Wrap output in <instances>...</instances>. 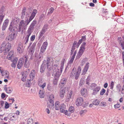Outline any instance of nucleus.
Here are the masks:
<instances>
[{
	"instance_id": "nucleus-33",
	"label": "nucleus",
	"mask_w": 124,
	"mask_h": 124,
	"mask_svg": "<svg viewBox=\"0 0 124 124\" xmlns=\"http://www.w3.org/2000/svg\"><path fill=\"white\" fill-rule=\"evenodd\" d=\"M30 35L27 34L26 36L25 37L24 39V42H25V44H26L28 42L29 38Z\"/></svg>"
},
{
	"instance_id": "nucleus-24",
	"label": "nucleus",
	"mask_w": 124,
	"mask_h": 124,
	"mask_svg": "<svg viewBox=\"0 0 124 124\" xmlns=\"http://www.w3.org/2000/svg\"><path fill=\"white\" fill-rule=\"evenodd\" d=\"M34 27L30 25L27 30V34L30 35L33 31Z\"/></svg>"
},
{
	"instance_id": "nucleus-30",
	"label": "nucleus",
	"mask_w": 124,
	"mask_h": 124,
	"mask_svg": "<svg viewBox=\"0 0 124 124\" xmlns=\"http://www.w3.org/2000/svg\"><path fill=\"white\" fill-rule=\"evenodd\" d=\"M58 77L54 76V78L53 84L54 85H56L58 80Z\"/></svg>"
},
{
	"instance_id": "nucleus-49",
	"label": "nucleus",
	"mask_w": 124,
	"mask_h": 124,
	"mask_svg": "<svg viewBox=\"0 0 124 124\" xmlns=\"http://www.w3.org/2000/svg\"><path fill=\"white\" fill-rule=\"evenodd\" d=\"M106 90L104 88L102 89L100 91V94L101 95H103L105 93Z\"/></svg>"
},
{
	"instance_id": "nucleus-23",
	"label": "nucleus",
	"mask_w": 124,
	"mask_h": 124,
	"mask_svg": "<svg viewBox=\"0 0 124 124\" xmlns=\"http://www.w3.org/2000/svg\"><path fill=\"white\" fill-rule=\"evenodd\" d=\"M81 93L82 95L85 96L87 94V92L86 89L84 88H82L81 90Z\"/></svg>"
},
{
	"instance_id": "nucleus-59",
	"label": "nucleus",
	"mask_w": 124,
	"mask_h": 124,
	"mask_svg": "<svg viewBox=\"0 0 124 124\" xmlns=\"http://www.w3.org/2000/svg\"><path fill=\"white\" fill-rule=\"evenodd\" d=\"M106 102H102L100 104V106H101L104 107L106 105Z\"/></svg>"
},
{
	"instance_id": "nucleus-36",
	"label": "nucleus",
	"mask_w": 124,
	"mask_h": 124,
	"mask_svg": "<svg viewBox=\"0 0 124 124\" xmlns=\"http://www.w3.org/2000/svg\"><path fill=\"white\" fill-rule=\"evenodd\" d=\"M54 10V9L53 8L51 7L48 10V11L47 14V15H50L51 14Z\"/></svg>"
},
{
	"instance_id": "nucleus-15",
	"label": "nucleus",
	"mask_w": 124,
	"mask_h": 124,
	"mask_svg": "<svg viewBox=\"0 0 124 124\" xmlns=\"http://www.w3.org/2000/svg\"><path fill=\"white\" fill-rule=\"evenodd\" d=\"M89 63L88 62H87L82 70V75H84L86 74L89 68Z\"/></svg>"
},
{
	"instance_id": "nucleus-38",
	"label": "nucleus",
	"mask_w": 124,
	"mask_h": 124,
	"mask_svg": "<svg viewBox=\"0 0 124 124\" xmlns=\"http://www.w3.org/2000/svg\"><path fill=\"white\" fill-rule=\"evenodd\" d=\"M100 103V101L99 100L96 99L93 102V105H98Z\"/></svg>"
},
{
	"instance_id": "nucleus-64",
	"label": "nucleus",
	"mask_w": 124,
	"mask_h": 124,
	"mask_svg": "<svg viewBox=\"0 0 124 124\" xmlns=\"http://www.w3.org/2000/svg\"><path fill=\"white\" fill-rule=\"evenodd\" d=\"M13 57V56H12L9 55H8L7 57V58L8 60H10Z\"/></svg>"
},
{
	"instance_id": "nucleus-16",
	"label": "nucleus",
	"mask_w": 124,
	"mask_h": 124,
	"mask_svg": "<svg viewBox=\"0 0 124 124\" xmlns=\"http://www.w3.org/2000/svg\"><path fill=\"white\" fill-rule=\"evenodd\" d=\"M36 46V44L33 43L31 46L29 48V54H32L34 52L35 50V48Z\"/></svg>"
},
{
	"instance_id": "nucleus-12",
	"label": "nucleus",
	"mask_w": 124,
	"mask_h": 124,
	"mask_svg": "<svg viewBox=\"0 0 124 124\" xmlns=\"http://www.w3.org/2000/svg\"><path fill=\"white\" fill-rule=\"evenodd\" d=\"M17 48V51L19 53H21L23 51V49L22 43L19 42V43Z\"/></svg>"
},
{
	"instance_id": "nucleus-17",
	"label": "nucleus",
	"mask_w": 124,
	"mask_h": 124,
	"mask_svg": "<svg viewBox=\"0 0 124 124\" xmlns=\"http://www.w3.org/2000/svg\"><path fill=\"white\" fill-rule=\"evenodd\" d=\"M8 22L9 20L8 19H6L4 21L2 27V30L3 31L5 30L8 26Z\"/></svg>"
},
{
	"instance_id": "nucleus-5",
	"label": "nucleus",
	"mask_w": 124,
	"mask_h": 124,
	"mask_svg": "<svg viewBox=\"0 0 124 124\" xmlns=\"http://www.w3.org/2000/svg\"><path fill=\"white\" fill-rule=\"evenodd\" d=\"M28 58L27 56H24L19 60L23 63H24V66L26 68L29 67L30 65L29 62H27Z\"/></svg>"
},
{
	"instance_id": "nucleus-22",
	"label": "nucleus",
	"mask_w": 124,
	"mask_h": 124,
	"mask_svg": "<svg viewBox=\"0 0 124 124\" xmlns=\"http://www.w3.org/2000/svg\"><path fill=\"white\" fill-rule=\"evenodd\" d=\"M60 102L59 101H56L55 103L54 108L55 110H59L60 108Z\"/></svg>"
},
{
	"instance_id": "nucleus-9",
	"label": "nucleus",
	"mask_w": 124,
	"mask_h": 124,
	"mask_svg": "<svg viewBox=\"0 0 124 124\" xmlns=\"http://www.w3.org/2000/svg\"><path fill=\"white\" fill-rule=\"evenodd\" d=\"M83 101V99L82 98L80 97L77 99L76 100V104L78 106L81 105Z\"/></svg>"
},
{
	"instance_id": "nucleus-46",
	"label": "nucleus",
	"mask_w": 124,
	"mask_h": 124,
	"mask_svg": "<svg viewBox=\"0 0 124 124\" xmlns=\"http://www.w3.org/2000/svg\"><path fill=\"white\" fill-rule=\"evenodd\" d=\"M75 51L76 52V50H75V47H74V46H73L71 50V54H72L73 53L74 54Z\"/></svg>"
},
{
	"instance_id": "nucleus-57",
	"label": "nucleus",
	"mask_w": 124,
	"mask_h": 124,
	"mask_svg": "<svg viewBox=\"0 0 124 124\" xmlns=\"http://www.w3.org/2000/svg\"><path fill=\"white\" fill-rule=\"evenodd\" d=\"M80 73H78L77 72L76 73L75 75V78L76 80L77 79L80 75Z\"/></svg>"
},
{
	"instance_id": "nucleus-62",
	"label": "nucleus",
	"mask_w": 124,
	"mask_h": 124,
	"mask_svg": "<svg viewBox=\"0 0 124 124\" xmlns=\"http://www.w3.org/2000/svg\"><path fill=\"white\" fill-rule=\"evenodd\" d=\"M14 52L13 51H10L8 55L13 56Z\"/></svg>"
},
{
	"instance_id": "nucleus-25",
	"label": "nucleus",
	"mask_w": 124,
	"mask_h": 124,
	"mask_svg": "<svg viewBox=\"0 0 124 124\" xmlns=\"http://www.w3.org/2000/svg\"><path fill=\"white\" fill-rule=\"evenodd\" d=\"M65 89H63L62 90H61L60 91L59 95L60 97L63 98L64 96V93H65Z\"/></svg>"
},
{
	"instance_id": "nucleus-44",
	"label": "nucleus",
	"mask_w": 124,
	"mask_h": 124,
	"mask_svg": "<svg viewBox=\"0 0 124 124\" xmlns=\"http://www.w3.org/2000/svg\"><path fill=\"white\" fill-rule=\"evenodd\" d=\"M69 111L72 113L74 111V107L72 106H70L69 109Z\"/></svg>"
},
{
	"instance_id": "nucleus-48",
	"label": "nucleus",
	"mask_w": 124,
	"mask_h": 124,
	"mask_svg": "<svg viewBox=\"0 0 124 124\" xmlns=\"http://www.w3.org/2000/svg\"><path fill=\"white\" fill-rule=\"evenodd\" d=\"M53 71L49 70H47L46 73V75L48 77H49L51 75L53 72Z\"/></svg>"
},
{
	"instance_id": "nucleus-32",
	"label": "nucleus",
	"mask_w": 124,
	"mask_h": 124,
	"mask_svg": "<svg viewBox=\"0 0 124 124\" xmlns=\"http://www.w3.org/2000/svg\"><path fill=\"white\" fill-rule=\"evenodd\" d=\"M54 95L53 94H51L49 97V101H50L51 102H53V101H54Z\"/></svg>"
},
{
	"instance_id": "nucleus-35",
	"label": "nucleus",
	"mask_w": 124,
	"mask_h": 124,
	"mask_svg": "<svg viewBox=\"0 0 124 124\" xmlns=\"http://www.w3.org/2000/svg\"><path fill=\"white\" fill-rule=\"evenodd\" d=\"M66 80L65 78L62 79L60 81V83L62 86H64L66 83Z\"/></svg>"
},
{
	"instance_id": "nucleus-26",
	"label": "nucleus",
	"mask_w": 124,
	"mask_h": 124,
	"mask_svg": "<svg viewBox=\"0 0 124 124\" xmlns=\"http://www.w3.org/2000/svg\"><path fill=\"white\" fill-rule=\"evenodd\" d=\"M17 60L18 59L17 58H15L14 59L11 65L12 67L14 68L16 67Z\"/></svg>"
},
{
	"instance_id": "nucleus-7",
	"label": "nucleus",
	"mask_w": 124,
	"mask_h": 124,
	"mask_svg": "<svg viewBox=\"0 0 124 124\" xmlns=\"http://www.w3.org/2000/svg\"><path fill=\"white\" fill-rule=\"evenodd\" d=\"M62 70V69L58 67L56 70L54 72L53 74L55 76L59 77L61 74Z\"/></svg>"
},
{
	"instance_id": "nucleus-37",
	"label": "nucleus",
	"mask_w": 124,
	"mask_h": 124,
	"mask_svg": "<svg viewBox=\"0 0 124 124\" xmlns=\"http://www.w3.org/2000/svg\"><path fill=\"white\" fill-rule=\"evenodd\" d=\"M47 89L49 91H53V87L51 86L50 84H48L47 86Z\"/></svg>"
},
{
	"instance_id": "nucleus-43",
	"label": "nucleus",
	"mask_w": 124,
	"mask_h": 124,
	"mask_svg": "<svg viewBox=\"0 0 124 124\" xmlns=\"http://www.w3.org/2000/svg\"><path fill=\"white\" fill-rule=\"evenodd\" d=\"M28 124H33V120L32 118H29L28 121Z\"/></svg>"
},
{
	"instance_id": "nucleus-21",
	"label": "nucleus",
	"mask_w": 124,
	"mask_h": 124,
	"mask_svg": "<svg viewBox=\"0 0 124 124\" xmlns=\"http://www.w3.org/2000/svg\"><path fill=\"white\" fill-rule=\"evenodd\" d=\"M7 85H5V86L4 87V89L6 90V91L7 93H11L13 91V89L12 88L10 87H6V86Z\"/></svg>"
},
{
	"instance_id": "nucleus-41",
	"label": "nucleus",
	"mask_w": 124,
	"mask_h": 124,
	"mask_svg": "<svg viewBox=\"0 0 124 124\" xmlns=\"http://www.w3.org/2000/svg\"><path fill=\"white\" fill-rule=\"evenodd\" d=\"M65 61V59H63L62 61L61 67L60 68L62 69L63 68V66Z\"/></svg>"
},
{
	"instance_id": "nucleus-45",
	"label": "nucleus",
	"mask_w": 124,
	"mask_h": 124,
	"mask_svg": "<svg viewBox=\"0 0 124 124\" xmlns=\"http://www.w3.org/2000/svg\"><path fill=\"white\" fill-rule=\"evenodd\" d=\"M26 76L23 73L22 75V80L23 81H25L26 79Z\"/></svg>"
},
{
	"instance_id": "nucleus-1",
	"label": "nucleus",
	"mask_w": 124,
	"mask_h": 124,
	"mask_svg": "<svg viewBox=\"0 0 124 124\" xmlns=\"http://www.w3.org/2000/svg\"><path fill=\"white\" fill-rule=\"evenodd\" d=\"M37 12L36 9L33 10L31 16L29 19L27 18L25 21L23 20H21L20 22L18 29V31L22 34L24 30L27 28V25L33 19Z\"/></svg>"
},
{
	"instance_id": "nucleus-31",
	"label": "nucleus",
	"mask_w": 124,
	"mask_h": 124,
	"mask_svg": "<svg viewBox=\"0 0 124 124\" xmlns=\"http://www.w3.org/2000/svg\"><path fill=\"white\" fill-rule=\"evenodd\" d=\"M76 73V68H74L71 73L70 76L71 77H73L75 74Z\"/></svg>"
},
{
	"instance_id": "nucleus-63",
	"label": "nucleus",
	"mask_w": 124,
	"mask_h": 124,
	"mask_svg": "<svg viewBox=\"0 0 124 124\" xmlns=\"http://www.w3.org/2000/svg\"><path fill=\"white\" fill-rule=\"evenodd\" d=\"M44 34L42 32L40 31L39 33V38H40Z\"/></svg>"
},
{
	"instance_id": "nucleus-56",
	"label": "nucleus",
	"mask_w": 124,
	"mask_h": 124,
	"mask_svg": "<svg viewBox=\"0 0 124 124\" xmlns=\"http://www.w3.org/2000/svg\"><path fill=\"white\" fill-rule=\"evenodd\" d=\"M81 67L80 66L78 67L77 69V72L78 73H79L80 74L81 71Z\"/></svg>"
},
{
	"instance_id": "nucleus-55",
	"label": "nucleus",
	"mask_w": 124,
	"mask_h": 124,
	"mask_svg": "<svg viewBox=\"0 0 124 124\" xmlns=\"http://www.w3.org/2000/svg\"><path fill=\"white\" fill-rule=\"evenodd\" d=\"M9 107V104L7 103L6 102L5 104V108L6 109H7Z\"/></svg>"
},
{
	"instance_id": "nucleus-47",
	"label": "nucleus",
	"mask_w": 124,
	"mask_h": 124,
	"mask_svg": "<svg viewBox=\"0 0 124 124\" xmlns=\"http://www.w3.org/2000/svg\"><path fill=\"white\" fill-rule=\"evenodd\" d=\"M87 110H81L80 112V114L81 115L86 113L87 112Z\"/></svg>"
},
{
	"instance_id": "nucleus-28",
	"label": "nucleus",
	"mask_w": 124,
	"mask_h": 124,
	"mask_svg": "<svg viewBox=\"0 0 124 124\" xmlns=\"http://www.w3.org/2000/svg\"><path fill=\"white\" fill-rule=\"evenodd\" d=\"M5 15V14L3 12L0 11V23H1L2 22Z\"/></svg>"
},
{
	"instance_id": "nucleus-61",
	"label": "nucleus",
	"mask_w": 124,
	"mask_h": 124,
	"mask_svg": "<svg viewBox=\"0 0 124 124\" xmlns=\"http://www.w3.org/2000/svg\"><path fill=\"white\" fill-rule=\"evenodd\" d=\"M120 43H121V46L122 47V49L123 50H124V43H122L121 40L120 41Z\"/></svg>"
},
{
	"instance_id": "nucleus-29",
	"label": "nucleus",
	"mask_w": 124,
	"mask_h": 124,
	"mask_svg": "<svg viewBox=\"0 0 124 124\" xmlns=\"http://www.w3.org/2000/svg\"><path fill=\"white\" fill-rule=\"evenodd\" d=\"M23 64V63L21 62V60H19L17 65L18 68L19 69H20L22 67Z\"/></svg>"
},
{
	"instance_id": "nucleus-54",
	"label": "nucleus",
	"mask_w": 124,
	"mask_h": 124,
	"mask_svg": "<svg viewBox=\"0 0 124 124\" xmlns=\"http://www.w3.org/2000/svg\"><path fill=\"white\" fill-rule=\"evenodd\" d=\"M37 22L36 20H34L31 23V25L32 26H33L34 27L35 26V24H36Z\"/></svg>"
},
{
	"instance_id": "nucleus-51",
	"label": "nucleus",
	"mask_w": 124,
	"mask_h": 124,
	"mask_svg": "<svg viewBox=\"0 0 124 124\" xmlns=\"http://www.w3.org/2000/svg\"><path fill=\"white\" fill-rule=\"evenodd\" d=\"M45 15L44 14H42L40 16L39 20L40 21L44 19Z\"/></svg>"
},
{
	"instance_id": "nucleus-11",
	"label": "nucleus",
	"mask_w": 124,
	"mask_h": 124,
	"mask_svg": "<svg viewBox=\"0 0 124 124\" xmlns=\"http://www.w3.org/2000/svg\"><path fill=\"white\" fill-rule=\"evenodd\" d=\"M46 62L45 61L43 62L40 69V71L41 73L44 72L45 70Z\"/></svg>"
},
{
	"instance_id": "nucleus-18",
	"label": "nucleus",
	"mask_w": 124,
	"mask_h": 124,
	"mask_svg": "<svg viewBox=\"0 0 124 124\" xmlns=\"http://www.w3.org/2000/svg\"><path fill=\"white\" fill-rule=\"evenodd\" d=\"M72 94V91L71 90L68 92V93L65 101L66 102L69 101L71 98V97Z\"/></svg>"
},
{
	"instance_id": "nucleus-58",
	"label": "nucleus",
	"mask_w": 124,
	"mask_h": 124,
	"mask_svg": "<svg viewBox=\"0 0 124 124\" xmlns=\"http://www.w3.org/2000/svg\"><path fill=\"white\" fill-rule=\"evenodd\" d=\"M120 106V104L117 103L116 104L114 105V107L116 108H119Z\"/></svg>"
},
{
	"instance_id": "nucleus-60",
	"label": "nucleus",
	"mask_w": 124,
	"mask_h": 124,
	"mask_svg": "<svg viewBox=\"0 0 124 124\" xmlns=\"http://www.w3.org/2000/svg\"><path fill=\"white\" fill-rule=\"evenodd\" d=\"M35 35H34L32 36L31 38V41H33L35 39Z\"/></svg>"
},
{
	"instance_id": "nucleus-40",
	"label": "nucleus",
	"mask_w": 124,
	"mask_h": 124,
	"mask_svg": "<svg viewBox=\"0 0 124 124\" xmlns=\"http://www.w3.org/2000/svg\"><path fill=\"white\" fill-rule=\"evenodd\" d=\"M39 97L41 98H44V94L43 92L40 90L39 92Z\"/></svg>"
},
{
	"instance_id": "nucleus-42",
	"label": "nucleus",
	"mask_w": 124,
	"mask_h": 124,
	"mask_svg": "<svg viewBox=\"0 0 124 124\" xmlns=\"http://www.w3.org/2000/svg\"><path fill=\"white\" fill-rule=\"evenodd\" d=\"M9 73L8 72L7 70H3L2 71V73H1L2 75L4 76L5 75H7Z\"/></svg>"
},
{
	"instance_id": "nucleus-39",
	"label": "nucleus",
	"mask_w": 124,
	"mask_h": 124,
	"mask_svg": "<svg viewBox=\"0 0 124 124\" xmlns=\"http://www.w3.org/2000/svg\"><path fill=\"white\" fill-rule=\"evenodd\" d=\"M114 85V82L113 81H111L110 85H109V86L110 87V89L112 90H113Z\"/></svg>"
},
{
	"instance_id": "nucleus-19",
	"label": "nucleus",
	"mask_w": 124,
	"mask_h": 124,
	"mask_svg": "<svg viewBox=\"0 0 124 124\" xmlns=\"http://www.w3.org/2000/svg\"><path fill=\"white\" fill-rule=\"evenodd\" d=\"M101 89L100 86H97L96 87L93 89V92L92 93L93 95H95L98 93Z\"/></svg>"
},
{
	"instance_id": "nucleus-10",
	"label": "nucleus",
	"mask_w": 124,
	"mask_h": 124,
	"mask_svg": "<svg viewBox=\"0 0 124 124\" xmlns=\"http://www.w3.org/2000/svg\"><path fill=\"white\" fill-rule=\"evenodd\" d=\"M15 33L12 32L10 35L7 37L6 40L10 41L13 40L15 38Z\"/></svg>"
},
{
	"instance_id": "nucleus-53",
	"label": "nucleus",
	"mask_w": 124,
	"mask_h": 124,
	"mask_svg": "<svg viewBox=\"0 0 124 124\" xmlns=\"http://www.w3.org/2000/svg\"><path fill=\"white\" fill-rule=\"evenodd\" d=\"M85 83V81L82 79H81L79 85L81 86Z\"/></svg>"
},
{
	"instance_id": "nucleus-8",
	"label": "nucleus",
	"mask_w": 124,
	"mask_h": 124,
	"mask_svg": "<svg viewBox=\"0 0 124 124\" xmlns=\"http://www.w3.org/2000/svg\"><path fill=\"white\" fill-rule=\"evenodd\" d=\"M66 106L64 104H61L60 106V111L61 113H64L66 115H67L68 111L67 110H65Z\"/></svg>"
},
{
	"instance_id": "nucleus-14",
	"label": "nucleus",
	"mask_w": 124,
	"mask_h": 124,
	"mask_svg": "<svg viewBox=\"0 0 124 124\" xmlns=\"http://www.w3.org/2000/svg\"><path fill=\"white\" fill-rule=\"evenodd\" d=\"M47 46V42H44L42 46L41 49V52L43 53L45 52Z\"/></svg>"
},
{
	"instance_id": "nucleus-2",
	"label": "nucleus",
	"mask_w": 124,
	"mask_h": 124,
	"mask_svg": "<svg viewBox=\"0 0 124 124\" xmlns=\"http://www.w3.org/2000/svg\"><path fill=\"white\" fill-rule=\"evenodd\" d=\"M11 45L9 43H6L5 41L3 42L0 47V52H4V54H6L7 53L11 47Z\"/></svg>"
},
{
	"instance_id": "nucleus-20",
	"label": "nucleus",
	"mask_w": 124,
	"mask_h": 124,
	"mask_svg": "<svg viewBox=\"0 0 124 124\" xmlns=\"http://www.w3.org/2000/svg\"><path fill=\"white\" fill-rule=\"evenodd\" d=\"M15 28L16 27L14 23L11 22L10 24L8 29L9 31H12L15 30Z\"/></svg>"
},
{
	"instance_id": "nucleus-52",
	"label": "nucleus",
	"mask_w": 124,
	"mask_h": 124,
	"mask_svg": "<svg viewBox=\"0 0 124 124\" xmlns=\"http://www.w3.org/2000/svg\"><path fill=\"white\" fill-rule=\"evenodd\" d=\"M46 85V83H44L43 84L40 85L39 84V86L41 87L42 89H43L44 87H45Z\"/></svg>"
},
{
	"instance_id": "nucleus-4",
	"label": "nucleus",
	"mask_w": 124,
	"mask_h": 124,
	"mask_svg": "<svg viewBox=\"0 0 124 124\" xmlns=\"http://www.w3.org/2000/svg\"><path fill=\"white\" fill-rule=\"evenodd\" d=\"M53 61L51 60L49 58H48L47 60V62L46 64H47V70L53 71H54L53 69Z\"/></svg>"
},
{
	"instance_id": "nucleus-50",
	"label": "nucleus",
	"mask_w": 124,
	"mask_h": 124,
	"mask_svg": "<svg viewBox=\"0 0 124 124\" xmlns=\"http://www.w3.org/2000/svg\"><path fill=\"white\" fill-rule=\"evenodd\" d=\"M48 25H47L45 24V25L43 27L42 29L43 30H44L45 31H46L47 29L48 28Z\"/></svg>"
},
{
	"instance_id": "nucleus-13",
	"label": "nucleus",
	"mask_w": 124,
	"mask_h": 124,
	"mask_svg": "<svg viewBox=\"0 0 124 124\" xmlns=\"http://www.w3.org/2000/svg\"><path fill=\"white\" fill-rule=\"evenodd\" d=\"M35 70H32L30 75L29 80L30 81H32L35 77Z\"/></svg>"
},
{
	"instance_id": "nucleus-3",
	"label": "nucleus",
	"mask_w": 124,
	"mask_h": 124,
	"mask_svg": "<svg viewBox=\"0 0 124 124\" xmlns=\"http://www.w3.org/2000/svg\"><path fill=\"white\" fill-rule=\"evenodd\" d=\"M31 12L29 10L26 11V9L25 8H23L21 18L23 19L25 17L26 18L29 17L30 15Z\"/></svg>"
},
{
	"instance_id": "nucleus-27",
	"label": "nucleus",
	"mask_w": 124,
	"mask_h": 124,
	"mask_svg": "<svg viewBox=\"0 0 124 124\" xmlns=\"http://www.w3.org/2000/svg\"><path fill=\"white\" fill-rule=\"evenodd\" d=\"M49 102L47 103V106L48 108H54V102L53 101L51 102L50 101H49Z\"/></svg>"
},
{
	"instance_id": "nucleus-6",
	"label": "nucleus",
	"mask_w": 124,
	"mask_h": 124,
	"mask_svg": "<svg viewBox=\"0 0 124 124\" xmlns=\"http://www.w3.org/2000/svg\"><path fill=\"white\" fill-rule=\"evenodd\" d=\"M86 43L84 42L82 44L78 54V55L77 56V58H79L83 54L85 49Z\"/></svg>"
},
{
	"instance_id": "nucleus-34",
	"label": "nucleus",
	"mask_w": 124,
	"mask_h": 124,
	"mask_svg": "<svg viewBox=\"0 0 124 124\" xmlns=\"http://www.w3.org/2000/svg\"><path fill=\"white\" fill-rule=\"evenodd\" d=\"M116 88L118 92H120L122 89V87L120 84L117 85L116 86Z\"/></svg>"
}]
</instances>
